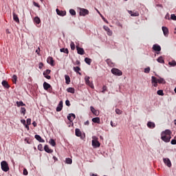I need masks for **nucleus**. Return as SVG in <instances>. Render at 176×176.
Listing matches in <instances>:
<instances>
[{"instance_id":"nucleus-1","label":"nucleus","mask_w":176,"mask_h":176,"mask_svg":"<svg viewBox=\"0 0 176 176\" xmlns=\"http://www.w3.org/2000/svg\"><path fill=\"white\" fill-rule=\"evenodd\" d=\"M161 139L162 141H164V142H170L171 140V131L166 129L163 131L161 134Z\"/></svg>"},{"instance_id":"nucleus-2","label":"nucleus","mask_w":176,"mask_h":176,"mask_svg":"<svg viewBox=\"0 0 176 176\" xmlns=\"http://www.w3.org/2000/svg\"><path fill=\"white\" fill-rule=\"evenodd\" d=\"M1 170L4 171L5 173H8L9 171V165L8 164V162L6 161H2L1 163Z\"/></svg>"},{"instance_id":"nucleus-3","label":"nucleus","mask_w":176,"mask_h":176,"mask_svg":"<svg viewBox=\"0 0 176 176\" xmlns=\"http://www.w3.org/2000/svg\"><path fill=\"white\" fill-rule=\"evenodd\" d=\"M98 138H97L96 136L93 137L92 140V146L94 148H100L101 144H100V142H98Z\"/></svg>"},{"instance_id":"nucleus-4","label":"nucleus","mask_w":176,"mask_h":176,"mask_svg":"<svg viewBox=\"0 0 176 176\" xmlns=\"http://www.w3.org/2000/svg\"><path fill=\"white\" fill-rule=\"evenodd\" d=\"M85 83L87 85V86H89L91 89H94V85L93 84V82H90V77L85 76Z\"/></svg>"},{"instance_id":"nucleus-5","label":"nucleus","mask_w":176,"mask_h":176,"mask_svg":"<svg viewBox=\"0 0 176 176\" xmlns=\"http://www.w3.org/2000/svg\"><path fill=\"white\" fill-rule=\"evenodd\" d=\"M111 73L113 75H117L118 76H122L123 75V72H122L119 69L113 68L111 69Z\"/></svg>"},{"instance_id":"nucleus-6","label":"nucleus","mask_w":176,"mask_h":176,"mask_svg":"<svg viewBox=\"0 0 176 176\" xmlns=\"http://www.w3.org/2000/svg\"><path fill=\"white\" fill-rule=\"evenodd\" d=\"M79 14L80 16H87V14H89V10L86 9V8H79Z\"/></svg>"},{"instance_id":"nucleus-7","label":"nucleus","mask_w":176,"mask_h":176,"mask_svg":"<svg viewBox=\"0 0 176 176\" xmlns=\"http://www.w3.org/2000/svg\"><path fill=\"white\" fill-rule=\"evenodd\" d=\"M163 162H164V164H166V166H167V167L170 168V167H171V166H173V164H171V161L168 158H163Z\"/></svg>"},{"instance_id":"nucleus-8","label":"nucleus","mask_w":176,"mask_h":176,"mask_svg":"<svg viewBox=\"0 0 176 176\" xmlns=\"http://www.w3.org/2000/svg\"><path fill=\"white\" fill-rule=\"evenodd\" d=\"M153 50H154V52H160L162 50V47L157 44H154L153 45Z\"/></svg>"},{"instance_id":"nucleus-9","label":"nucleus","mask_w":176,"mask_h":176,"mask_svg":"<svg viewBox=\"0 0 176 176\" xmlns=\"http://www.w3.org/2000/svg\"><path fill=\"white\" fill-rule=\"evenodd\" d=\"M63 110V100H60L56 107V112H61Z\"/></svg>"},{"instance_id":"nucleus-10","label":"nucleus","mask_w":176,"mask_h":176,"mask_svg":"<svg viewBox=\"0 0 176 176\" xmlns=\"http://www.w3.org/2000/svg\"><path fill=\"white\" fill-rule=\"evenodd\" d=\"M47 63L48 64H50V65H52V67H54V60H53V57H48L47 58Z\"/></svg>"},{"instance_id":"nucleus-11","label":"nucleus","mask_w":176,"mask_h":176,"mask_svg":"<svg viewBox=\"0 0 176 176\" xmlns=\"http://www.w3.org/2000/svg\"><path fill=\"white\" fill-rule=\"evenodd\" d=\"M103 29L104 30V31H106L107 32V35H109V36H111L112 35V32L111 30V29H109V28L108 26H103Z\"/></svg>"},{"instance_id":"nucleus-12","label":"nucleus","mask_w":176,"mask_h":176,"mask_svg":"<svg viewBox=\"0 0 176 176\" xmlns=\"http://www.w3.org/2000/svg\"><path fill=\"white\" fill-rule=\"evenodd\" d=\"M76 49L78 54H80L81 56H83V54H85V50H83V48L76 47Z\"/></svg>"},{"instance_id":"nucleus-13","label":"nucleus","mask_w":176,"mask_h":176,"mask_svg":"<svg viewBox=\"0 0 176 176\" xmlns=\"http://www.w3.org/2000/svg\"><path fill=\"white\" fill-rule=\"evenodd\" d=\"M76 118V116L74 113H70L67 116V119L69 120V122H72Z\"/></svg>"},{"instance_id":"nucleus-14","label":"nucleus","mask_w":176,"mask_h":176,"mask_svg":"<svg viewBox=\"0 0 176 176\" xmlns=\"http://www.w3.org/2000/svg\"><path fill=\"white\" fill-rule=\"evenodd\" d=\"M56 13L57 14H58V16H65V14H67V12L65 11H60V10H58V8H57L56 10Z\"/></svg>"},{"instance_id":"nucleus-15","label":"nucleus","mask_w":176,"mask_h":176,"mask_svg":"<svg viewBox=\"0 0 176 176\" xmlns=\"http://www.w3.org/2000/svg\"><path fill=\"white\" fill-rule=\"evenodd\" d=\"M44 151L47 152V153H53V150L50 148H49L48 145H45L44 146Z\"/></svg>"},{"instance_id":"nucleus-16","label":"nucleus","mask_w":176,"mask_h":176,"mask_svg":"<svg viewBox=\"0 0 176 176\" xmlns=\"http://www.w3.org/2000/svg\"><path fill=\"white\" fill-rule=\"evenodd\" d=\"M43 89H44V90H47L48 89H52V85H50V84H49L46 82H44Z\"/></svg>"},{"instance_id":"nucleus-17","label":"nucleus","mask_w":176,"mask_h":176,"mask_svg":"<svg viewBox=\"0 0 176 176\" xmlns=\"http://www.w3.org/2000/svg\"><path fill=\"white\" fill-rule=\"evenodd\" d=\"M91 112L94 113L96 116H98V111L96 110L93 106L90 107Z\"/></svg>"},{"instance_id":"nucleus-18","label":"nucleus","mask_w":176,"mask_h":176,"mask_svg":"<svg viewBox=\"0 0 176 176\" xmlns=\"http://www.w3.org/2000/svg\"><path fill=\"white\" fill-rule=\"evenodd\" d=\"M162 31H163L164 35L165 36H168V28H167L166 27L163 26L162 27Z\"/></svg>"},{"instance_id":"nucleus-19","label":"nucleus","mask_w":176,"mask_h":176,"mask_svg":"<svg viewBox=\"0 0 176 176\" xmlns=\"http://www.w3.org/2000/svg\"><path fill=\"white\" fill-rule=\"evenodd\" d=\"M147 127H148V129H155V127H156V125L154 122H148L147 123Z\"/></svg>"},{"instance_id":"nucleus-20","label":"nucleus","mask_w":176,"mask_h":176,"mask_svg":"<svg viewBox=\"0 0 176 176\" xmlns=\"http://www.w3.org/2000/svg\"><path fill=\"white\" fill-rule=\"evenodd\" d=\"M34 138H36V140H37L38 142H45V140L42 139V138L39 135H35Z\"/></svg>"},{"instance_id":"nucleus-21","label":"nucleus","mask_w":176,"mask_h":176,"mask_svg":"<svg viewBox=\"0 0 176 176\" xmlns=\"http://www.w3.org/2000/svg\"><path fill=\"white\" fill-rule=\"evenodd\" d=\"M106 63L109 67H115V63L109 58L106 60Z\"/></svg>"},{"instance_id":"nucleus-22","label":"nucleus","mask_w":176,"mask_h":176,"mask_svg":"<svg viewBox=\"0 0 176 176\" xmlns=\"http://www.w3.org/2000/svg\"><path fill=\"white\" fill-rule=\"evenodd\" d=\"M129 13L132 17H138V16H140V13H138V12L133 13V11H129Z\"/></svg>"},{"instance_id":"nucleus-23","label":"nucleus","mask_w":176,"mask_h":176,"mask_svg":"<svg viewBox=\"0 0 176 176\" xmlns=\"http://www.w3.org/2000/svg\"><path fill=\"white\" fill-rule=\"evenodd\" d=\"M13 20L16 21V23H20V19H19V16L16 13L13 12Z\"/></svg>"},{"instance_id":"nucleus-24","label":"nucleus","mask_w":176,"mask_h":176,"mask_svg":"<svg viewBox=\"0 0 176 176\" xmlns=\"http://www.w3.org/2000/svg\"><path fill=\"white\" fill-rule=\"evenodd\" d=\"M75 134L76 137H81L82 136V132L80 131V129H75Z\"/></svg>"},{"instance_id":"nucleus-25","label":"nucleus","mask_w":176,"mask_h":176,"mask_svg":"<svg viewBox=\"0 0 176 176\" xmlns=\"http://www.w3.org/2000/svg\"><path fill=\"white\" fill-rule=\"evenodd\" d=\"M74 71L75 72H76V74H78L79 75H82V73L80 72V67H79V66L74 67Z\"/></svg>"},{"instance_id":"nucleus-26","label":"nucleus","mask_w":176,"mask_h":176,"mask_svg":"<svg viewBox=\"0 0 176 176\" xmlns=\"http://www.w3.org/2000/svg\"><path fill=\"white\" fill-rule=\"evenodd\" d=\"M60 52V53H65V54H69V51H68L67 48H61Z\"/></svg>"},{"instance_id":"nucleus-27","label":"nucleus","mask_w":176,"mask_h":176,"mask_svg":"<svg viewBox=\"0 0 176 176\" xmlns=\"http://www.w3.org/2000/svg\"><path fill=\"white\" fill-rule=\"evenodd\" d=\"M1 83L3 87H5L6 89H9L10 87L7 81L3 80Z\"/></svg>"},{"instance_id":"nucleus-28","label":"nucleus","mask_w":176,"mask_h":176,"mask_svg":"<svg viewBox=\"0 0 176 176\" xmlns=\"http://www.w3.org/2000/svg\"><path fill=\"white\" fill-rule=\"evenodd\" d=\"M65 79L67 85H69V83H71V78H69V76L65 75Z\"/></svg>"},{"instance_id":"nucleus-29","label":"nucleus","mask_w":176,"mask_h":176,"mask_svg":"<svg viewBox=\"0 0 176 176\" xmlns=\"http://www.w3.org/2000/svg\"><path fill=\"white\" fill-rule=\"evenodd\" d=\"M67 93H72V94H75V88L69 87L67 89Z\"/></svg>"},{"instance_id":"nucleus-30","label":"nucleus","mask_w":176,"mask_h":176,"mask_svg":"<svg viewBox=\"0 0 176 176\" xmlns=\"http://www.w3.org/2000/svg\"><path fill=\"white\" fill-rule=\"evenodd\" d=\"M92 122H93L94 123H98V124H100V118H98V117L94 118L92 119Z\"/></svg>"},{"instance_id":"nucleus-31","label":"nucleus","mask_w":176,"mask_h":176,"mask_svg":"<svg viewBox=\"0 0 176 176\" xmlns=\"http://www.w3.org/2000/svg\"><path fill=\"white\" fill-rule=\"evenodd\" d=\"M34 23H36V24H40L41 23V19L38 16H35L34 19Z\"/></svg>"},{"instance_id":"nucleus-32","label":"nucleus","mask_w":176,"mask_h":176,"mask_svg":"<svg viewBox=\"0 0 176 176\" xmlns=\"http://www.w3.org/2000/svg\"><path fill=\"white\" fill-rule=\"evenodd\" d=\"M151 83H158V79L155 76H152L151 77Z\"/></svg>"},{"instance_id":"nucleus-33","label":"nucleus","mask_w":176,"mask_h":176,"mask_svg":"<svg viewBox=\"0 0 176 176\" xmlns=\"http://www.w3.org/2000/svg\"><path fill=\"white\" fill-rule=\"evenodd\" d=\"M17 107H25V104L23 101L16 102Z\"/></svg>"},{"instance_id":"nucleus-34","label":"nucleus","mask_w":176,"mask_h":176,"mask_svg":"<svg viewBox=\"0 0 176 176\" xmlns=\"http://www.w3.org/2000/svg\"><path fill=\"white\" fill-rule=\"evenodd\" d=\"M157 61L160 63V64H164V59H163V57L160 56L157 59Z\"/></svg>"},{"instance_id":"nucleus-35","label":"nucleus","mask_w":176,"mask_h":176,"mask_svg":"<svg viewBox=\"0 0 176 176\" xmlns=\"http://www.w3.org/2000/svg\"><path fill=\"white\" fill-rule=\"evenodd\" d=\"M158 83H160V84L162 83L163 85H164L166 83V80H164V78H160L158 79Z\"/></svg>"},{"instance_id":"nucleus-36","label":"nucleus","mask_w":176,"mask_h":176,"mask_svg":"<svg viewBox=\"0 0 176 176\" xmlns=\"http://www.w3.org/2000/svg\"><path fill=\"white\" fill-rule=\"evenodd\" d=\"M85 61L87 64H88V65H90V64H91V59L89 58H85Z\"/></svg>"},{"instance_id":"nucleus-37","label":"nucleus","mask_w":176,"mask_h":176,"mask_svg":"<svg viewBox=\"0 0 176 176\" xmlns=\"http://www.w3.org/2000/svg\"><path fill=\"white\" fill-rule=\"evenodd\" d=\"M49 143H50V145H52V146H56V141H54V140L50 139Z\"/></svg>"},{"instance_id":"nucleus-38","label":"nucleus","mask_w":176,"mask_h":176,"mask_svg":"<svg viewBox=\"0 0 176 176\" xmlns=\"http://www.w3.org/2000/svg\"><path fill=\"white\" fill-rule=\"evenodd\" d=\"M69 13L72 14V16H76V12L74 9L69 10Z\"/></svg>"},{"instance_id":"nucleus-39","label":"nucleus","mask_w":176,"mask_h":176,"mask_svg":"<svg viewBox=\"0 0 176 176\" xmlns=\"http://www.w3.org/2000/svg\"><path fill=\"white\" fill-rule=\"evenodd\" d=\"M168 65H170V67H175L176 66V61L173 60L171 62H169Z\"/></svg>"},{"instance_id":"nucleus-40","label":"nucleus","mask_w":176,"mask_h":176,"mask_svg":"<svg viewBox=\"0 0 176 176\" xmlns=\"http://www.w3.org/2000/svg\"><path fill=\"white\" fill-rule=\"evenodd\" d=\"M66 163H67V164H72V159L66 158Z\"/></svg>"},{"instance_id":"nucleus-41","label":"nucleus","mask_w":176,"mask_h":176,"mask_svg":"<svg viewBox=\"0 0 176 176\" xmlns=\"http://www.w3.org/2000/svg\"><path fill=\"white\" fill-rule=\"evenodd\" d=\"M25 112H27V110L25 109V107H21V113H23V115H25Z\"/></svg>"},{"instance_id":"nucleus-42","label":"nucleus","mask_w":176,"mask_h":176,"mask_svg":"<svg viewBox=\"0 0 176 176\" xmlns=\"http://www.w3.org/2000/svg\"><path fill=\"white\" fill-rule=\"evenodd\" d=\"M157 94H158V96H164V94L163 93V90L160 89L157 91Z\"/></svg>"},{"instance_id":"nucleus-43","label":"nucleus","mask_w":176,"mask_h":176,"mask_svg":"<svg viewBox=\"0 0 176 176\" xmlns=\"http://www.w3.org/2000/svg\"><path fill=\"white\" fill-rule=\"evenodd\" d=\"M123 111H122L120 109H116V113H117V115H122Z\"/></svg>"},{"instance_id":"nucleus-44","label":"nucleus","mask_w":176,"mask_h":176,"mask_svg":"<svg viewBox=\"0 0 176 176\" xmlns=\"http://www.w3.org/2000/svg\"><path fill=\"white\" fill-rule=\"evenodd\" d=\"M70 47H71L72 50H75V43L74 42H72L70 43Z\"/></svg>"},{"instance_id":"nucleus-45","label":"nucleus","mask_w":176,"mask_h":176,"mask_svg":"<svg viewBox=\"0 0 176 176\" xmlns=\"http://www.w3.org/2000/svg\"><path fill=\"white\" fill-rule=\"evenodd\" d=\"M38 151H43V145H42L41 144H38Z\"/></svg>"},{"instance_id":"nucleus-46","label":"nucleus","mask_w":176,"mask_h":176,"mask_svg":"<svg viewBox=\"0 0 176 176\" xmlns=\"http://www.w3.org/2000/svg\"><path fill=\"white\" fill-rule=\"evenodd\" d=\"M145 74H149L151 72V67H146L144 69Z\"/></svg>"},{"instance_id":"nucleus-47","label":"nucleus","mask_w":176,"mask_h":176,"mask_svg":"<svg viewBox=\"0 0 176 176\" xmlns=\"http://www.w3.org/2000/svg\"><path fill=\"white\" fill-rule=\"evenodd\" d=\"M50 72H52V71L50 69H47L46 71H45L43 72V75H49L50 74Z\"/></svg>"},{"instance_id":"nucleus-48","label":"nucleus","mask_w":176,"mask_h":176,"mask_svg":"<svg viewBox=\"0 0 176 176\" xmlns=\"http://www.w3.org/2000/svg\"><path fill=\"white\" fill-rule=\"evenodd\" d=\"M170 19H171V20H174L175 21H176V16H175V14H172L170 15Z\"/></svg>"},{"instance_id":"nucleus-49","label":"nucleus","mask_w":176,"mask_h":176,"mask_svg":"<svg viewBox=\"0 0 176 176\" xmlns=\"http://www.w3.org/2000/svg\"><path fill=\"white\" fill-rule=\"evenodd\" d=\"M107 89L108 88L107 87L106 85L103 86L102 93H103V94L105 93V91H107Z\"/></svg>"},{"instance_id":"nucleus-50","label":"nucleus","mask_w":176,"mask_h":176,"mask_svg":"<svg viewBox=\"0 0 176 176\" xmlns=\"http://www.w3.org/2000/svg\"><path fill=\"white\" fill-rule=\"evenodd\" d=\"M23 175H28V170H27V168L23 169Z\"/></svg>"},{"instance_id":"nucleus-51","label":"nucleus","mask_w":176,"mask_h":176,"mask_svg":"<svg viewBox=\"0 0 176 176\" xmlns=\"http://www.w3.org/2000/svg\"><path fill=\"white\" fill-rule=\"evenodd\" d=\"M17 80V76L14 75L12 76V82H16Z\"/></svg>"},{"instance_id":"nucleus-52","label":"nucleus","mask_w":176,"mask_h":176,"mask_svg":"<svg viewBox=\"0 0 176 176\" xmlns=\"http://www.w3.org/2000/svg\"><path fill=\"white\" fill-rule=\"evenodd\" d=\"M65 104L67 105V107H71V103L69 102V100H67L65 101Z\"/></svg>"},{"instance_id":"nucleus-53","label":"nucleus","mask_w":176,"mask_h":176,"mask_svg":"<svg viewBox=\"0 0 176 176\" xmlns=\"http://www.w3.org/2000/svg\"><path fill=\"white\" fill-rule=\"evenodd\" d=\"M75 65H78V67H80V61L77 60L75 63Z\"/></svg>"},{"instance_id":"nucleus-54","label":"nucleus","mask_w":176,"mask_h":176,"mask_svg":"<svg viewBox=\"0 0 176 176\" xmlns=\"http://www.w3.org/2000/svg\"><path fill=\"white\" fill-rule=\"evenodd\" d=\"M26 122H27V124H28V125L31 124V118H28L27 120H26Z\"/></svg>"},{"instance_id":"nucleus-55","label":"nucleus","mask_w":176,"mask_h":176,"mask_svg":"<svg viewBox=\"0 0 176 176\" xmlns=\"http://www.w3.org/2000/svg\"><path fill=\"white\" fill-rule=\"evenodd\" d=\"M38 68L40 69H42V68H43V63H40L38 65Z\"/></svg>"},{"instance_id":"nucleus-56","label":"nucleus","mask_w":176,"mask_h":176,"mask_svg":"<svg viewBox=\"0 0 176 176\" xmlns=\"http://www.w3.org/2000/svg\"><path fill=\"white\" fill-rule=\"evenodd\" d=\"M170 143L172 145H176V140H172Z\"/></svg>"},{"instance_id":"nucleus-57","label":"nucleus","mask_w":176,"mask_h":176,"mask_svg":"<svg viewBox=\"0 0 176 176\" xmlns=\"http://www.w3.org/2000/svg\"><path fill=\"white\" fill-rule=\"evenodd\" d=\"M44 76L46 78V79H52V77L47 74L44 75Z\"/></svg>"},{"instance_id":"nucleus-58","label":"nucleus","mask_w":176,"mask_h":176,"mask_svg":"<svg viewBox=\"0 0 176 176\" xmlns=\"http://www.w3.org/2000/svg\"><path fill=\"white\" fill-rule=\"evenodd\" d=\"M25 127L27 129L28 131H30V125L25 124Z\"/></svg>"},{"instance_id":"nucleus-59","label":"nucleus","mask_w":176,"mask_h":176,"mask_svg":"<svg viewBox=\"0 0 176 176\" xmlns=\"http://www.w3.org/2000/svg\"><path fill=\"white\" fill-rule=\"evenodd\" d=\"M100 16L102 17V20H104V21H105V23H108V21H107L105 19V18H104V16H102V14H100Z\"/></svg>"},{"instance_id":"nucleus-60","label":"nucleus","mask_w":176,"mask_h":176,"mask_svg":"<svg viewBox=\"0 0 176 176\" xmlns=\"http://www.w3.org/2000/svg\"><path fill=\"white\" fill-rule=\"evenodd\" d=\"M21 123H22L23 125L25 126V120H21Z\"/></svg>"},{"instance_id":"nucleus-61","label":"nucleus","mask_w":176,"mask_h":176,"mask_svg":"<svg viewBox=\"0 0 176 176\" xmlns=\"http://www.w3.org/2000/svg\"><path fill=\"white\" fill-rule=\"evenodd\" d=\"M152 85L154 86V87H157V82H153Z\"/></svg>"},{"instance_id":"nucleus-62","label":"nucleus","mask_w":176,"mask_h":176,"mask_svg":"<svg viewBox=\"0 0 176 176\" xmlns=\"http://www.w3.org/2000/svg\"><path fill=\"white\" fill-rule=\"evenodd\" d=\"M32 124H33L34 127H36V126H37L36 122H35V121H34L32 122Z\"/></svg>"},{"instance_id":"nucleus-63","label":"nucleus","mask_w":176,"mask_h":176,"mask_svg":"<svg viewBox=\"0 0 176 176\" xmlns=\"http://www.w3.org/2000/svg\"><path fill=\"white\" fill-rule=\"evenodd\" d=\"M25 141L27 142V144H30V140H28V138H25Z\"/></svg>"},{"instance_id":"nucleus-64","label":"nucleus","mask_w":176,"mask_h":176,"mask_svg":"<svg viewBox=\"0 0 176 176\" xmlns=\"http://www.w3.org/2000/svg\"><path fill=\"white\" fill-rule=\"evenodd\" d=\"M34 6L39 8V4H38V3L34 2Z\"/></svg>"}]
</instances>
